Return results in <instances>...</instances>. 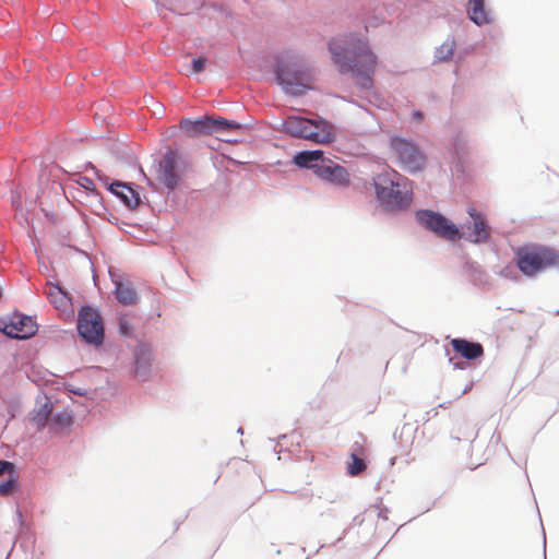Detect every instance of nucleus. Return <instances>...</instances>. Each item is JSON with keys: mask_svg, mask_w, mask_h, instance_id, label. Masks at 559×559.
Segmentation results:
<instances>
[{"mask_svg": "<svg viewBox=\"0 0 559 559\" xmlns=\"http://www.w3.org/2000/svg\"><path fill=\"white\" fill-rule=\"evenodd\" d=\"M126 182L127 181H120V180H117V179H112L111 182H108V185H106V190L111 193L112 195H115L121 203H122V197L121 194H124L127 193L126 191Z\"/></svg>", "mask_w": 559, "mask_h": 559, "instance_id": "nucleus-36", "label": "nucleus"}, {"mask_svg": "<svg viewBox=\"0 0 559 559\" xmlns=\"http://www.w3.org/2000/svg\"><path fill=\"white\" fill-rule=\"evenodd\" d=\"M95 178L106 188V185L108 182H111L112 179H110L105 173H103L99 169H94Z\"/></svg>", "mask_w": 559, "mask_h": 559, "instance_id": "nucleus-41", "label": "nucleus"}, {"mask_svg": "<svg viewBox=\"0 0 559 559\" xmlns=\"http://www.w3.org/2000/svg\"><path fill=\"white\" fill-rule=\"evenodd\" d=\"M394 462H395V457H392V459L390 460V464L392 465V464H394Z\"/></svg>", "mask_w": 559, "mask_h": 559, "instance_id": "nucleus-62", "label": "nucleus"}, {"mask_svg": "<svg viewBox=\"0 0 559 559\" xmlns=\"http://www.w3.org/2000/svg\"><path fill=\"white\" fill-rule=\"evenodd\" d=\"M52 408V403L47 400L43 403L38 408H34L33 412L29 413V420L36 426H41L48 419V415Z\"/></svg>", "mask_w": 559, "mask_h": 559, "instance_id": "nucleus-31", "label": "nucleus"}, {"mask_svg": "<svg viewBox=\"0 0 559 559\" xmlns=\"http://www.w3.org/2000/svg\"><path fill=\"white\" fill-rule=\"evenodd\" d=\"M3 296V287L0 285V298Z\"/></svg>", "mask_w": 559, "mask_h": 559, "instance_id": "nucleus-61", "label": "nucleus"}, {"mask_svg": "<svg viewBox=\"0 0 559 559\" xmlns=\"http://www.w3.org/2000/svg\"><path fill=\"white\" fill-rule=\"evenodd\" d=\"M416 223L424 229L433 233L437 237L452 241L453 234L457 230V224L452 222L440 211L430 207L417 209L414 212Z\"/></svg>", "mask_w": 559, "mask_h": 559, "instance_id": "nucleus-11", "label": "nucleus"}, {"mask_svg": "<svg viewBox=\"0 0 559 559\" xmlns=\"http://www.w3.org/2000/svg\"><path fill=\"white\" fill-rule=\"evenodd\" d=\"M271 66L273 80L285 95L301 97L312 90L313 68L295 52L288 49L275 52Z\"/></svg>", "mask_w": 559, "mask_h": 559, "instance_id": "nucleus-3", "label": "nucleus"}, {"mask_svg": "<svg viewBox=\"0 0 559 559\" xmlns=\"http://www.w3.org/2000/svg\"><path fill=\"white\" fill-rule=\"evenodd\" d=\"M189 513H187L183 518L175 520V532L178 531L179 526L186 521Z\"/></svg>", "mask_w": 559, "mask_h": 559, "instance_id": "nucleus-49", "label": "nucleus"}, {"mask_svg": "<svg viewBox=\"0 0 559 559\" xmlns=\"http://www.w3.org/2000/svg\"><path fill=\"white\" fill-rule=\"evenodd\" d=\"M316 177L324 183L341 188L348 187L350 182L347 169L343 165L333 162L328 156Z\"/></svg>", "mask_w": 559, "mask_h": 559, "instance_id": "nucleus-14", "label": "nucleus"}, {"mask_svg": "<svg viewBox=\"0 0 559 559\" xmlns=\"http://www.w3.org/2000/svg\"><path fill=\"white\" fill-rule=\"evenodd\" d=\"M463 273L472 285L483 289L491 288V277L488 272L469 257L464 260Z\"/></svg>", "mask_w": 559, "mask_h": 559, "instance_id": "nucleus-17", "label": "nucleus"}, {"mask_svg": "<svg viewBox=\"0 0 559 559\" xmlns=\"http://www.w3.org/2000/svg\"><path fill=\"white\" fill-rule=\"evenodd\" d=\"M76 333L82 342L100 349L104 343V331L100 309L92 304L80 306L76 319Z\"/></svg>", "mask_w": 559, "mask_h": 559, "instance_id": "nucleus-7", "label": "nucleus"}, {"mask_svg": "<svg viewBox=\"0 0 559 559\" xmlns=\"http://www.w3.org/2000/svg\"><path fill=\"white\" fill-rule=\"evenodd\" d=\"M281 439H285L286 438V435H281L280 436Z\"/></svg>", "mask_w": 559, "mask_h": 559, "instance_id": "nucleus-64", "label": "nucleus"}, {"mask_svg": "<svg viewBox=\"0 0 559 559\" xmlns=\"http://www.w3.org/2000/svg\"><path fill=\"white\" fill-rule=\"evenodd\" d=\"M118 334L124 338H134L135 337V329L133 323L124 313L118 314V325H117Z\"/></svg>", "mask_w": 559, "mask_h": 559, "instance_id": "nucleus-32", "label": "nucleus"}, {"mask_svg": "<svg viewBox=\"0 0 559 559\" xmlns=\"http://www.w3.org/2000/svg\"><path fill=\"white\" fill-rule=\"evenodd\" d=\"M36 316L26 314L17 309L0 316V333L9 340L27 341L38 333Z\"/></svg>", "mask_w": 559, "mask_h": 559, "instance_id": "nucleus-9", "label": "nucleus"}, {"mask_svg": "<svg viewBox=\"0 0 559 559\" xmlns=\"http://www.w3.org/2000/svg\"><path fill=\"white\" fill-rule=\"evenodd\" d=\"M76 183L85 191L86 195L97 197L99 199L102 198L100 192L97 190L95 182L91 178L86 176L80 177L76 180Z\"/></svg>", "mask_w": 559, "mask_h": 559, "instance_id": "nucleus-35", "label": "nucleus"}, {"mask_svg": "<svg viewBox=\"0 0 559 559\" xmlns=\"http://www.w3.org/2000/svg\"><path fill=\"white\" fill-rule=\"evenodd\" d=\"M84 167H85V169H91L93 173H94V169H98L97 167L94 166V164L92 162H86Z\"/></svg>", "mask_w": 559, "mask_h": 559, "instance_id": "nucleus-54", "label": "nucleus"}, {"mask_svg": "<svg viewBox=\"0 0 559 559\" xmlns=\"http://www.w3.org/2000/svg\"><path fill=\"white\" fill-rule=\"evenodd\" d=\"M66 391L68 393H70V394L80 395V396H87L88 395V390L83 389V388H79V386H74L72 384H67L66 385Z\"/></svg>", "mask_w": 559, "mask_h": 559, "instance_id": "nucleus-40", "label": "nucleus"}, {"mask_svg": "<svg viewBox=\"0 0 559 559\" xmlns=\"http://www.w3.org/2000/svg\"><path fill=\"white\" fill-rule=\"evenodd\" d=\"M451 348L444 346V354L449 364L455 370H465L472 364L480 361L484 357V346L466 337L450 338Z\"/></svg>", "mask_w": 559, "mask_h": 559, "instance_id": "nucleus-8", "label": "nucleus"}, {"mask_svg": "<svg viewBox=\"0 0 559 559\" xmlns=\"http://www.w3.org/2000/svg\"><path fill=\"white\" fill-rule=\"evenodd\" d=\"M154 360L152 345L146 341L138 340L136 345L131 349L130 377L141 383L150 381Z\"/></svg>", "mask_w": 559, "mask_h": 559, "instance_id": "nucleus-12", "label": "nucleus"}, {"mask_svg": "<svg viewBox=\"0 0 559 559\" xmlns=\"http://www.w3.org/2000/svg\"><path fill=\"white\" fill-rule=\"evenodd\" d=\"M306 122L310 126H313L316 130H312V132H319L320 136L322 134H329L333 139L329 141V143H333L336 141V133L333 129V124L330 120H328L324 117L319 116L318 118H307Z\"/></svg>", "mask_w": 559, "mask_h": 559, "instance_id": "nucleus-26", "label": "nucleus"}, {"mask_svg": "<svg viewBox=\"0 0 559 559\" xmlns=\"http://www.w3.org/2000/svg\"><path fill=\"white\" fill-rule=\"evenodd\" d=\"M8 415L7 425L13 420L22 411V401L19 394L11 393L2 399Z\"/></svg>", "mask_w": 559, "mask_h": 559, "instance_id": "nucleus-28", "label": "nucleus"}, {"mask_svg": "<svg viewBox=\"0 0 559 559\" xmlns=\"http://www.w3.org/2000/svg\"><path fill=\"white\" fill-rule=\"evenodd\" d=\"M377 510H378V518L386 521L388 514L390 513V509L385 506H382L381 508H379Z\"/></svg>", "mask_w": 559, "mask_h": 559, "instance_id": "nucleus-45", "label": "nucleus"}, {"mask_svg": "<svg viewBox=\"0 0 559 559\" xmlns=\"http://www.w3.org/2000/svg\"><path fill=\"white\" fill-rule=\"evenodd\" d=\"M213 128L216 129L215 133H223L235 129L249 130L250 124H245L225 117H213Z\"/></svg>", "mask_w": 559, "mask_h": 559, "instance_id": "nucleus-27", "label": "nucleus"}, {"mask_svg": "<svg viewBox=\"0 0 559 559\" xmlns=\"http://www.w3.org/2000/svg\"><path fill=\"white\" fill-rule=\"evenodd\" d=\"M397 438H400V435L397 432V429L393 432V439L396 440Z\"/></svg>", "mask_w": 559, "mask_h": 559, "instance_id": "nucleus-58", "label": "nucleus"}, {"mask_svg": "<svg viewBox=\"0 0 559 559\" xmlns=\"http://www.w3.org/2000/svg\"><path fill=\"white\" fill-rule=\"evenodd\" d=\"M452 401H447V402H442L440 403L436 408H448L449 405H451Z\"/></svg>", "mask_w": 559, "mask_h": 559, "instance_id": "nucleus-53", "label": "nucleus"}, {"mask_svg": "<svg viewBox=\"0 0 559 559\" xmlns=\"http://www.w3.org/2000/svg\"><path fill=\"white\" fill-rule=\"evenodd\" d=\"M472 152L473 146L468 135L462 130L455 132L449 143V153L457 178L467 179L469 176V156Z\"/></svg>", "mask_w": 559, "mask_h": 559, "instance_id": "nucleus-13", "label": "nucleus"}, {"mask_svg": "<svg viewBox=\"0 0 559 559\" xmlns=\"http://www.w3.org/2000/svg\"><path fill=\"white\" fill-rule=\"evenodd\" d=\"M15 521L21 528L25 526V521L23 519V514L19 506H16L15 508Z\"/></svg>", "mask_w": 559, "mask_h": 559, "instance_id": "nucleus-42", "label": "nucleus"}, {"mask_svg": "<svg viewBox=\"0 0 559 559\" xmlns=\"http://www.w3.org/2000/svg\"><path fill=\"white\" fill-rule=\"evenodd\" d=\"M74 424V416L72 411L62 408L55 412L50 417V429L63 431L69 429Z\"/></svg>", "mask_w": 559, "mask_h": 559, "instance_id": "nucleus-24", "label": "nucleus"}, {"mask_svg": "<svg viewBox=\"0 0 559 559\" xmlns=\"http://www.w3.org/2000/svg\"><path fill=\"white\" fill-rule=\"evenodd\" d=\"M382 501H383L382 497H378L376 502L373 503V508H376V509L381 508L383 506Z\"/></svg>", "mask_w": 559, "mask_h": 559, "instance_id": "nucleus-51", "label": "nucleus"}, {"mask_svg": "<svg viewBox=\"0 0 559 559\" xmlns=\"http://www.w3.org/2000/svg\"><path fill=\"white\" fill-rule=\"evenodd\" d=\"M380 485H381L380 480H379V481H377V484H376V486H374V490H380Z\"/></svg>", "mask_w": 559, "mask_h": 559, "instance_id": "nucleus-60", "label": "nucleus"}, {"mask_svg": "<svg viewBox=\"0 0 559 559\" xmlns=\"http://www.w3.org/2000/svg\"><path fill=\"white\" fill-rule=\"evenodd\" d=\"M498 275L506 278V280H509V281H512L514 283H520L522 282L523 280V274H522V269H521V265L519 262H515L513 260V262H510L508 264H506L499 272H498Z\"/></svg>", "mask_w": 559, "mask_h": 559, "instance_id": "nucleus-30", "label": "nucleus"}, {"mask_svg": "<svg viewBox=\"0 0 559 559\" xmlns=\"http://www.w3.org/2000/svg\"><path fill=\"white\" fill-rule=\"evenodd\" d=\"M20 471H14L0 479V497L21 491Z\"/></svg>", "mask_w": 559, "mask_h": 559, "instance_id": "nucleus-25", "label": "nucleus"}, {"mask_svg": "<svg viewBox=\"0 0 559 559\" xmlns=\"http://www.w3.org/2000/svg\"><path fill=\"white\" fill-rule=\"evenodd\" d=\"M243 123H245V124H250V129H252V128H253V126H254V119H253V118H251V119H250V121H247V122H243Z\"/></svg>", "mask_w": 559, "mask_h": 559, "instance_id": "nucleus-57", "label": "nucleus"}, {"mask_svg": "<svg viewBox=\"0 0 559 559\" xmlns=\"http://www.w3.org/2000/svg\"><path fill=\"white\" fill-rule=\"evenodd\" d=\"M476 46L474 44H466L464 46H459L456 43V48L454 50V58L452 62L455 63V68L453 73L457 76L460 72L461 66L465 62V60L475 52Z\"/></svg>", "mask_w": 559, "mask_h": 559, "instance_id": "nucleus-29", "label": "nucleus"}, {"mask_svg": "<svg viewBox=\"0 0 559 559\" xmlns=\"http://www.w3.org/2000/svg\"><path fill=\"white\" fill-rule=\"evenodd\" d=\"M48 285L51 287L49 294L50 304L56 309L66 311L68 307H72V296L59 282H48Z\"/></svg>", "mask_w": 559, "mask_h": 559, "instance_id": "nucleus-21", "label": "nucleus"}, {"mask_svg": "<svg viewBox=\"0 0 559 559\" xmlns=\"http://www.w3.org/2000/svg\"><path fill=\"white\" fill-rule=\"evenodd\" d=\"M455 48L456 38L453 34H449L445 40L435 48L432 63L437 64L452 62Z\"/></svg>", "mask_w": 559, "mask_h": 559, "instance_id": "nucleus-22", "label": "nucleus"}, {"mask_svg": "<svg viewBox=\"0 0 559 559\" xmlns=\"http://www.w3.org/2000/svg\"><path fill=\"white\" fill-rule=\"evenodd\" d=\"M468 218L463 225H457L452 241L465 240L474 245L491 243V226L486 215L474 206L467 207Z\"/></svg>", "mask_w": 559, "mask_h": 559, "instance_id": "nucleus-10", "label": "nucleus"}, {"mask_svg": "<svg viewBox=\"0 0 559 559\" xmlns=\"http://www.w3.org/2000/svg\"><path fill=\"white\" fill-rule=\"evenodd\" d=\"M513 255L528 280H535L549 270H559V250L549 245L525 242L513 250Z\"/></svg>", "mask_w": 559, "mask_h": 559, "instance_id": "nucleus-4", "label": "nucleus"}, {"mask_svg": "<svg viewBox=\"0 0 559 559\" xmlns=\"http://www.w3.org/2000/svg\"><path fill=\"white\" fill-rule=\"evenodd\" d=\"M438 415L437 408H431L427 411L423 417V423H428L431 418H435Z\"/></svg>", "mask_w": 559, "mask_h": 559, "instance_id": "nucleus-44", "label": "nucleus"}, {"mask_svg": "<svg viewBox=\"0 0 559 559\" xmlns=\"http://www.w3.org/2000/svg\"><path fill=\"white\" fill-rule=\"evenodd\" d=\"M237 433H238V435H243V428H242V427H239V428L237 429Z\"/></svg>", "mask_w": 559, "mask_h": 559, "instance_id": "nucleus-59", "label": "nucleus"}, {"mask_svg": "<svg viewBox=\"0 0 559 559\" xmlns=\"http://www.w3.org/2000/svg\"><path fill=\"white\" fill-rule=\"evenodd\" d=\"M288 134L294 138L309 140L318 144H328L329 141L333 139L328 133L320 136L319 132L310 131L309 128L302 123L301 118L295 115L290 116Z\"/></svg>", "mask_w": 559, "mask_h": 559, "instance_id": "nucleus-18", "label": "nucleus"}, {"mask_svg": "<svg viewBox=\"0 0 559 559\" xmlns=\"http://www.w3.org/2000/svg\"><path fill=\"white\" fill-rule=\"evenodd\" d=\"M389 147L403 170L416 175L425 169L427 156L414 139L393 133L389 138Z\"/></svg>", "mask_w": 559, "mask_h": 559, "instance_id": "nucleus-6", "label": "nucleus"}, {"mask_svg": "<svg viewBox=\"0 0 559 559\" xmlns=\"http://www.w3.org/2000/svg\"><path fill=\"white\" fill-rule=\"evenodd\" d=\"M412 116L414 119L418 121H421L425 118V114L419 109H414Z\"/></svg>", "mask_w": 559, "mask_h": 559, "instance_id": "nucleus-47", "label": "nucleus"}, {"mask_svg": "<svg viewBox=\"0 0 559 559\" xmlns=\"http://www.w3.org/2000/svg\"><path fill=\"white\" fill-rule=\"evenodd\" d=\"M126 192L121 194L122 204L128 210H135L142 203L141 191L142 187L135 182H126Z\"/></svg>", "mask_w": 559, "mask_h": 559, "instance_id": "nucleus-23", "label": "nucleus"}, {"mask_svg": "<svg viewBox=\"0 0 559 559\" xmlns=\"http://www.w3.org/2000/svg\"><path fill=\"white\" fill-rule=\"evenodd\" d=\"M473 386V382H469L464 389L463 391L457 395V397H461L462 395H464L465 393H467Z\"/></svg>", "mask_w": 559, "mask_h": 559, "instance_id": "nucleus-50", "label": "nucleus"}, {"mask_svg": "<svg viewBox=\"0 0 559 559\" xmlns=\"http://www.w3.org/2000/svg\"><path fill=\"white\" fill-rule=\"evenodd\" d=\"M11 203L15 209L21 210L22 209V201L20 193H12L11 195Z\"/></svg>", "mask_w": 559, "mask_h": 559, "instance_id": "nucleus-43", "label": "nucleus"}, {"mask_svg": "<svg viewBox=\"0 0 559 559\" xmlns=\"http://www.w3.org/2000/svg\"><path fill=\"white\" fill-rule=\"evenodd\" d=\"M112 283L115 285L112 294L120 304L130 306L139 300V294L129 280H112Z\"/></svg>", "mask_w": 559, "mask_h": 559, "instance_id": "nucleus-19", "label": "nucleus"}, {"mask_svg": "<svg viewBox=\"0 0 559 559\" xmlns=\"http://www.w3.org/2000/svg\"><path fill=\"white\" fill-rule=\"evenodd\" d=\"M326 48L340 74L350 75L358 90L373 88L378 56L367 38L358 32L345 33L331 37Z\"/></svg>", "mask_w": 559, "mask_h": 559, "instance_id": "nucleus-1", "label": "nucleus"}, {"mask_svg": "<svg viewBox=\"0 0 559 559\" xmlns=\"http://www.w3.org/2000/svg\"><path fill=\"white\" fill-rule=\"evenodd\" d=\"M209 63L210 59L207 57H205L204 55H197L190 61L189 73L191 75L202 74L205 71Z\"/></svg>", "mask_w": 559, "mask_h": 559, "instance_id": "nucleus-33", "label": "nucleus"}, {"mask_svg": "<svg viewBox=\"0 0 559 559\" xmlns=\"http://www.w3.org/2000/svg\"><path fill=\"white\" fill-rule=\"evenodd\" d=\"M14 471H20V467L15 462L0 459V479Z\"/></svg>", "mask_w": 559, "mask_h": 559, "instance_id": "nucleus-38", "label": "nucleus"}, {"mask_svg": "<svg viewBox=\"0 0 559 559\" xmlns=\"http://www.w3.org/2000/svg\"><path fill=\"white\" fill-rule=\"evenodd\" d=\"M477 436H478V431H476V432L471 431L468 433H464L463 439L469 440L471 442H473L477 438Z\"/></svg>", "mask_w": 559, "mask_h": 559, "instance_id": "nucleus-48", "label": "nucleus"}, {"mask_svg": "<svg viewBox=\"0 0 559 559\" xmlns=\"http://www.w3.org/2000/svg\"><path fill=\"white\" fill-rule=\"evenodd\" d=\"M366 464L364 460L356 453L350 454V461L347 462L346 473L349 476H356L365 468Z\"/></svg>", "mask_w": 559, "mask_h": 559, "instance_id": "nucleus-34", "label": "nucleus"}, {"mask_svg": "<svg viewBox=\"0 0 559 559\" xmlns=\"http://www.w3.org/2000/svg\"><path fill=\"white\" fill-rule=\"evenodd\" d=\"M418 427L414 426L413 424L406 423L402 427V430L400 432V439L403 438L404 435H407L412 440L414 439V435L417 431Z\"/></svg>", "mask_w": 559, "mask_h": 559, "instance_id": "nucleus-39", "label": "nucleus"}, {"mask_svg": "<svg viewBox=\"0 0 559 559\" xmlns=\"http://www.w3.org/2000/svg\"><path fill=\"white\" fill-rule=\"evenodd\" d=\"M277 447H278V444H275V447H274V452H275V453H278V451H277Z\"/></svg>", "mask_w": 559, "mask_h": 559, "instance_id": "nucleus-63", "label": "nucleus"}, {"mask_svg": "<svg viewBox=\"0 0 559 559\" xmlns=\"http://www.w3.org/2000/svg\"><path fill=\"white\" fill-rule=\"evenodd\" d=\"M466 12L469 21L476 26L490 25L493 21L486 8V1L467 2Z\"/></svg>", "mask_w": 559, "mask_h": 559, "instance_id": "nucleus-20", "label": "nucleus"}, {"mask_svg": "<svg viewBox=\"0 0 559 559\" xmlns=\"http://www.w3.org/2000/svg\"><path fill=\"white\" fill-rule=\"evenodd\" d=\"M344 100L348 102L349 104H353L355 106H358L360 103H358L356 99L354 98H350V99H346V98H343Z\"/></svg>", "mask_w": 559, "mask_h": 559, "instance_id": "nucleus-56", "label": "nucleus"}, {"mask_svg": "<svg viewBox=\"0 0 559 559\" xmlns=\"http://www.w3.org/2000/svg\"><path fill=\"white\" fill-rule=\"evenodd\" d=\"M326 158L325 152L317 150H299L292 157V164L299 169L311 170L314 176Z\"/></svg>", "mask_w": 559, "mask_h": 559, "instance_id": "nucleus-16", "label": "nucleus"}, {"mask_svg": "<svg viewBox=\"0 0 559 559\" xmlns=\"http://www.w3.org/2000/svg\"><path fill=\"white\" fill-rule=\"evenodd\" d=\"M364 513L355 515L352 520V523L343 530L342 535L332 544V546L341 548L338 545L342 543L343 538L349 533V531L354 526H361L364 524Z\"/></svg>", "mask_w": 559, "mask_h": 559, "instance_id": "nucleus-37", "label": "nucleus"}, {"mask_svg": "<svg viewBox=\"0 0 559 559\" xmlns=\"http://www.w3.org/2000/svg\"><path fill=\"white\" fill-rule=\"evenodd\" d=\"M289 126H290V118L287 120L283 119L281 122V131L288 134Z\"/></svg>", "mask_w": 559, "mask_h": 559, "instance_id": "nucleus-46", "label": "nucleus"}, {"mask_svg": "<svg viewBox=\"0 0 559 559\" xmlns=\"http://www.w3.org/2000/svg\"><path fill=\"white\" fill-rule=\"evenodd\" d=\"M188 163L182 154L177 151L167 150L157 164V179L167 190L166 203L177 205L185 197L187 188L185 173Z\"/></svg>", "mask_w": 559, "mask_h": 559, "instance_id": "nucleus-5", "label": "nucleus"}, {"mask_svg": "<svg viewBox=\"0 0 559 559\" xmlns=\"http://www.w3.org/2000/svg\"><path fill=\"white\" fill-rule=\"evenodd\" d=\"M543 548H544V559H547L546 558V533H545L544 528H543Z\"/></svg>", "mask_w": 559, "mask_h": 559, "instance_id": "nucleus-52", "label": "nucleus"}, {"mask_svg": "<svg viewBox=\"0 0 559 559\" xmlns=\"http://www.w3.org/2000/svg\"><path fill=\"white\" fill-rule=\"evenodd\" d=\"M373 201L381 214L399 216L411 209L414 198L413 181L393 168H386L371 178Z\"/></svg>", "mask_w": 559, "mask_h": 559, "instance_id": "nucleus-2", "label": "nucleus"}, {"mask_svg": "<svg viewBox=\"0 0 559 559\" xmlns=\"http://www.w3.org/2000/svg\"><path fill=\"white\" fill-rule=\"evenodd\" d=\"M181 132L188 138H199L215 133L213 117L202 115L197 118L182 117L179 122Z\"/></svg>", "mask_w": 559, "mask_h": 559, "instance_id": "nucleus-15", "label": "nucleus"}, {"mask_svg": "<svg viewBox=\"0 0 559 559\" xmlns=\"http://www.w3.org/2000/svg\"><path fill=\"white\" fill-rule=\"evenodd\" d=\"M357 107L365 110L369 115H373L372 111L368 109L364 104H359Z\"/></svg>", "mask_w": 559, "mask_h": 559, "instance_id": "nucleus-55", "label": "nucleus"}]
</instances>
